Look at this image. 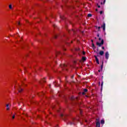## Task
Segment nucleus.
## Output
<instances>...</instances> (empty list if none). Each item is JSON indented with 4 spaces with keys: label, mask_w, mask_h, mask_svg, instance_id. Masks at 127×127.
Masks as SVG:
<instances>
[{
    "label": "nucleus",
    "mask_w": 127,
    "mask_h": 127,
    "mask_svg": "<svg viewBox=\"0 0 127 127\" xmlns=\"http://www.w3.org/2000/svg\"><path fill=\"white\" fill-rule=\"evenodd\" d=\"M26 86H27V85L23 82H22L20 84L16 83L14 86V89L18 91L17 94H21V93L23 92V89H24Z\"/></svg>",
    "instance_id": "f257e3e1"
},
{
    "label": "nucleus",
    "mask_w": 127,
    "mask_h": 127,
    "mask_svg": "<svg viewBox=\"0 0 127 127\" xmlns=\"http://www.w3.org/2000/svg\"><path fill=\"white\" fill-rule=\"evenodd\" d=\"M96 44L98 46H99V47H101V46L102 45H103L104 44V40H101V43H99V42H97L96 43Z\"/></svg>",
    "instance_id": "f03ea898"
},
{
    "label": "nucleus",
    "mask_w": 127,
    "mask_h": 127,
    "mask_svg": "<svg viewBox=\"0 0 127 127\" xmlns=\"http://www.w3.org/2000/svg\"><path fill=\"white\" fill-rule=\"evenodd\" d=\"M10 108V104H6V111H9Z\"/></svg>",
    "instance_id": "7ed1b4c3"
},
{
    "label": "nucleus",
    "mask_w": 127,
    "mask_h": 127,
    "mask_svg": "<svg viewBox=\"0 0 127 127\" xmlns=\"http://www.w3.org/2000/svg\"><path fill=\"white\" fill-rule=\"evenodd\" d=\"M109 56H110V54H109V52H107L105 53V58H106V59H109Z\"/></svg>",
    "instance_id": "20e7f679"
},
{
    "label": "nucleus",
    "mask_w": 127,
    "mask_h": 127,
    "mask_svg": "<svg viewBox=\"0 0 127 127\" xmlns=\"http://www.w3.org/2000/svg\"><path fill=\"white\" fill-rule=\"evenodd\" d=\"M103 30V31H105L106 30V24L103 23V25L101 26Z\"/></svg>",
    "instance_id": "39448f33"
},
{
    "label": "nucleus",
    "mask_w": 127,
    "mask_h": 127,
    "mask_svg": "<svg viewBox=\"0 0 127 127\" xmlns=\"http://www.w3.org/2000/svg\"><path fill=\"white\" fill-rule=\"evenodd\" d=\"M39 96H45V95H46V93L45 92H42L39 93Z\"/></svg>",
    "instance_id": "423d86ee"
},
{
    "label": "nucleus",
    "mask_w": 127,
    "mask_h": 127,
    "mask_svg": "<svg viewBox=\"0 0 127 127\" xmlns=\"http://www.w3.org/2000/svg\"><path fill=\"white\" fill-rule=\"evenodd\" d=\"M88 92V89H84L83 90V92H82V95H85V93H87Z\"/></svg>",
    "instance_id": "0eeeda50"
},
{
    "label": "nucleus",
    "mask_w": 127,
    "mask_h": 127,
    "mask_svg": "<svg viewBox=\"0 0 127 127\" xmlns=\"http://www.w3.org/2000/svg\"><path fill=\"white\" fill-rule=\"evenodd\" d=\"M95 60L97 64H100V62H99V59H98V58H97L96 56H95Z\"/></svg>",
    "instance_id": "6e6552de"
},
{
    "label": "nucleus",
    "mask_w": 127,
    "mask_h": 127,
    "mask_svg": "<svg viewBox=\"0 0 127 127\" xmlns=\"http://www.w3.org/2000/svg\"><path fill=\"white\" fill-rule=\"evenodd\" d=\"M96 127H100V122L97 121L96 123Z\"/></svg>",
    "instance_id": "1a4fd4ad"
},
{
    "label": "nucleus",
    "mask_w": 127,
    "mask_h": 127,
    "mask_svg": "<svg viewBox=\"0 0 127 127\" xmlns=\"http://www.w3.org/2000/svg\"><path fill=\"white\" fill-rule=\"evenodd\" d=\"M104 51H100L99 52V55H101V56H102V55H104Z\"/></svg>",
    "instance_id": "9d476101"
},
{
    "label": "nucleus",
    "mask_w": 127,
    "mask_h": 127,
    "mask_svg": "<svg viewBox=\"0 0 127 127\" xmlns=\"http://www.w3.org/2000/svg\"><path fill=\"white\" fill-rule=\"evenodd\" d=\"M86 57H83L82 58V61H86Z\"/></svg>",
    "instance_id": "9b49d317"
},
{
    "label": "nucleus",
    "mask_w": 127,
    "mask_h": 127,
    "mask_svg": "<svg viewBox=\"0 0 127 127\" xmlns=\"http://www.w3.org/2000/svg\"><path fill=\"white\" fill-rule=\"evenodd\" d=\"M55 86L56 87H58L59 86V84H57V82L56 81H55Z\"/></svg>",
    "instance_id": "f8f14e48"
},
{
    "label": "nucleus",
    "mask_w": 127,
    "mask_h": 127,
    "mask_svg": "<svg viewBox=\"0 0 127 127\" xmlns=\"http://www.w3.org/2000/svg\"><path fill=\"white\" fill-rule=\"evenodd\" d=\"M101 124H102V125H104V124H105V121L104 120H102L101 121Z\"/></svg>",
    "instance_id": "ddd939ff"
},
{
    "label": "nucleus",
    "mask_w": 127,
    "mask_h": 127,
    "mask_svg": "<svg viewBox=\"0 0 127 127\" xmlns=\"http://www.w3.org/2000/svg\"><path fill=\"white\" fill-rule=\"evenodd\" d=\"M11 118L12 119V120H14L15 118V115H13L12 116H11Z\"/></svg>",
    "instance_id": "4468645a"
},
{
    "label": "nucleus",
    "mask_w": 127,
    "mask_h": 127,
    "mask_svg": "<svg viewBox=\"0 0 127 127\" xmlns=\"http://www.w3.org/2000/svg\"><path fill=\"white\" fill-rule=\"evenodd\" d=\"M9 8L10 9H12V5H11V4H10V5H9Z\"/></svg>",
    "instance_id": "2eb2a0df"
},
{
    "label": "nucleus",
    "mask_w": 127,
    "mask_h": 127,
    "mask_svg": "<svg viewBox=\"0 0 127 127\" xmlns=\"http://www.w3.org/2000/svg\"><path fill=\"white\" fill-rule=\"evenodd\" d=\"M87 16H88V17H91V16H92V14H88V15H87Z\"/></svg>",
    "instance_id": "dca6fc26"
},
{
    "label": "nucleus",
    "mask_w": 127,
    "mask_h": 127,
    "mask_svg": "<svg viewBox=\"0 0 127 127\" xmlns=\"http://www.w3.org/2000/svg\"><path fill=\"white\" fill-rule=\"evenodd\" d=\"M16 36H19L18 33L14 35V38H16Z\"/></svg>",
    "instance_id": "f3484780"
},
{
    "label": "nucleus",
    "mask_w": 127,
    "mask_h": 127,
    "mask_svg": "<svg viewBox=\"0 0 127 127\" xmlns=\"http://www.w3.org/2000/svg\"><path fill=\"white\" fill-rule=\"evenodd\" d=\"M103 85H104V82L102 81V82H101V88H103Z\"/></svg>",
    "instance_id": "a211bd4d"
},
{
    "label": "nucleus",
    "mask_w": 127,
    "mask_h": 127,
    "mask_svg": "<svg viewBox=\"0 0 127 127\" xmlns=\"http://www.w3.org/2000/svg\"><path fill=\"white\" fill-rule=\"evenodd\" d=\"M42 82H43L44 83H45V82H46V81L45 80V78L43 79Z\"/></svg>",
    "instance_id": "6ab92c4d"
},
{
    "label": "nucleus",
    "mask_w": 127,
    "mask_h": 127,
    "mask_svg": "<svg viewBox=\"0 0 127 127\" xmlns=\"http://www.w3.org/2000/svg\"><path fill=\"white\" fill-rule=\"evenodd\" d=\"M100 14H102L103 13V11H100Z\"/></svg>",
    "instance_id": "aec40b11"
},
{
    "label": "nucleus",
    "mask_w": 127,
    "mask_h": 127,
    "mask_svg": "<svg viewBox=\"0 0 127 127\" xmlns=\"http://www.w3.org/2000/svg\"><path fill=\"white\" fill-rule=\"evenodd\" d=\"M17 25H20V23L19 22H18L17 23Z\"/></svg>",
    "instance_id": "412c9836"
},
{
    "label": "nucleus",
    "mask_w": 127,
    "mask_h": 127,
    "mask_svg": "<svg viewBox=\"0 0 127 127\" xmlns=\"http://www.w3.org/2000/svg\"><path fill=\"white\" fill-rule=\"evenodd\" d=\"M80 115H82V110H80Z\"/></svg>",
    "instance_id": "4be33fe9"
},
{
    "label": "nucleus",
    "mask_w": 127,
    "mask_h": 127,
    "mask_svg": "<svg viewBox=\"0 0 127 127\" xmlns=\"http://www.w3.org/2000/svg\"><path fill=\"white\" fill-rule=\"evenodd\" d=\"M97 28H98L99 30H100V29H101V27H97Z\"/></svg>",
    "instance_id": "5701e85b"
},
{
    "label": "nucleus",
    "mask_w": 127,
    "mask_h": 127,
    "mask_svg": "<svg viewBox=\"0 0 127 127\" xmlns=\"http://www.w3.org/2000/svg\"><path fill=\"white\" fill-rule=\"evenodd\" d=\"M82 54H83V55H85V52H83Z\"/></svg>",
    "instance_id": "b1692460"
},
{
    "label": "nucleus",
    "mask_w": 127,
    "mask_h": 127,
    "mask_svg": "<svg viewBox=\"0 0 127 127\" xmlns=\"http://www.w3.org/2000/svg\"><path fill=\"white\" fill-rule=\"evenodd\" d=\"M102 48L104 50V49H105V47H102Z\"/></svg>",
    "instance_id": "393cba45"
},
{
    "label": "nucleus",
    "mask_w": 127,
    "mask_h": 127,
    "mask_svg": "<svg viewBox=\"0 0 127 127\" xmlns=\"http://www.w3.org/2000/svg\"><path fill=\"white\" fill-rule=\"evenodd\" d=\"M98 7H99V8H100V7H101V6H100L99 5H98Z\"/></svg>",
    "instance_id": "a878e982"
},
{
    "label": "nucleus",
    "mask_w": 127,
    "mask_h": 127,
    "mask_svg": "<svg viewBox=\"0 0 127 127\" xmlns=\"http://www.w3.org/2000/svg\"><path fill=\"white\" fill-rule=\"evenodd\" d=\"M105 2H106V0H105L104 1V4L105 3Z\"/></svg>",
    "instance_id": "bb28decb"
},
{
    "label": "nucleus",
    "mask_w": 127,
    "mask_h": 127,
    "mask_svg": "<svg viewBox=\"0 0 127 127\" xmlns=\"http://www.w3.org/2000/svg\"><path fill=\"white\" fill-rule=\"evenodd\" d=\"M79 49H76L75 50L78 51V50H79Z\"/></svg>",
    "instance_id": "cd10ccee"
},
{
    "label": "nucleus",
    "mask_w": 127,
    "mask_h": 127,
    "mask_svg": "<svg viewBox=\"0 0 127 127\" xmlns=\"http://www.w3.org/2000/svg\"><path fill=\"white\" fill-rule=\"evenodd\" d=\"M99 40L100 41V40H101V38H99Z\"/></svg>",
    "instance_id": "c85d7f7f"
},
{
    "label": "nucleus",
    "mask_w": 127,
    "mask_h": 127,
    "mask_svg": "<svg viewBox=\"0 0 127 127\" xmlns=\"http://www.w3.org/2000/svg\"><path fill=\"white\" fill-rule=\"evenodd\" d=\"M61 116H62V117H63V114H62V115H61Z\"/></svg>",
    "instance_id": "c756f323"
},
{
    "label": "nucleus",
    "mask_w": 127,
    "mask_h": 127,
    "mask_svg": "<svg viewBox=\"0 0 127 127\" xmlns=\"http://www.w3.org/2000/svg\"><path fill=\"white\" fill-rule=\"evenodd\" d=\"M96 11L98 10V9H96Z\"/></svg>",
    "instance_id": "7c9ffc66"
},
{
    "label": "nucleus",
    "mask_w": 127,
    "mask_h": 127,
    "mask_svg": "<svg viewBox=\"0 0 127 127\" xmlns=\"http://www.w3.org/2000/svg\"><path fill=\"white\" fill-rule=\"evenodd\" d=\"M99 72H101V71L100 70H98Z\"/></svg>",
    "instance_id": "2f4dec72"
},
{
    "label": "nucleus",
    "mask_w": 127,
    "mask_h": 127,
    "mask_svg": "<svg viewBox=\"0 0 127 127\" xmlns=\"http://www.w3.org/2000/svg\"><path fill=\"white\" fill-rule=\"evenodd\" d=\"M11 115H12V112L11 113Z\"/></svg>",
    "instance_id": "473e14b6"
},
{
    "label": "nucleus",
    "mask_w": 127,
    "mask_h": 127,
    "mask_svg": "<svg viewBox=\"0 0 127 127\" xmlns=\"http://www.w3.org/2000/svg\"><path fill=\"white\" fill-rule=\"evenodd\" d=\"M92 42H93V40H92Z\"/></svg>",
    "instance_id": "72a5a7b5"
},
{
    "label": "nucleus",
    "mask_w": 127,
    "mask_h": 127,
    "mask_svg": "<svg viewBox=\"0 0 127 127\" xmlns=\"http://www.w3.org/2000/svg\"><path fill=\"white\" fill-rule=\"evenodd\" d=\"M97 121H98V119H97Z\"/></svg>",
    "instance_id": "f704fd0d"
}]
</instances>
